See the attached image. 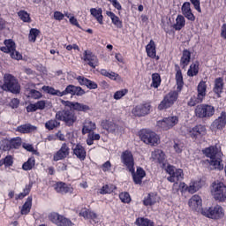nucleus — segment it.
<instances>
[{
	"label": "nucleus",
	"instance_id": "obj_1",
	"mask_svg": "<svg viewBox=\"0 0 226 226\" xmlns=\"http://www.w3.org/2000/svg\"><path fill=\"white\" fill-rule=\"evenodd\" d=\"M176 82H177V91H170L169 94L164 95L162 101L158 105V110H166V109H170L174 103L177 102L179 98V93L183 91V87L185 86V81L183 80V72L181 69H178L176 72Z\"/></svg>",
	"mask_w": 226,
	"mask_h": 226
},
{
	"label": "nucleus",
	"instance_id": "obj_2",
	"mask_svg": "<svg viewBox=\"0 0 226 226\" xmlns=\"http://www.w3.org/2000/svg\"><path fill=\"white\" fill-rule=\"evenodd\" d=\"M202 153L210 159L208 161L210 167H213L215 170H223V152H222V147L219 144L204 148Z\"/></svg>",
	"mask_w": 226,
	"mask_h": 226
},
{
	"label": "nucleus",
	"instance_id": "obj_3",
	"mask_svg": "<svg viewBox=\"0 0 226 226\" xmlns=\"http://www.w3.org/2000/svg\"><path fill=\"white\" fill-rule=\"evenodd\" d=\"M42 91L52 96L59 97L66 96V94H72V96H82L83 94H86V91L82 89V87L74 85H68L62 92L50 86H43Z\"/></svg>",
	"mask_w": 226,
	"mask_h": 226
},
{
	"label": "nucleus",
	"instance_id": "obj_4",
	"mask_svg": "<svg viewBox=\"0 0 226 226\" xmlns=\"http://www.w3.org/2000/svg\"><path fill=\"white\" fill-rule=\"evenodd\" d=\"M42 91L52 96L59 97L66 96V94H72V96H82L83 94H86V91L82 89V87L74 85H68L62 92L50 86H43Z\"/></svg>",
	"mask_w": 226,
	"mask_h": 226
},
{
	"label": "nucleus",
	"instance_id": "obj_5",
	"mask_svg": "<svg viewBox=\"0 0 226 226\" xmlns=\"http://www.w3.org/2000/svg\"><path fill=\"white\" fill-rule=\"evenodd\" d=\"M3 91H9L12 94H20V83H19V79L11 74H4Z\"/></svg>",
	"mask_w": 226,
	"mask_h": 226
},
{
	"label": "nucleus",
	"instance_id": "obj_6",
	"mask_svg": "<svg viewBox=\"0 0 226 226\" xmlns=\"http://www.w3.org/2000/svg\"><path fill=\"white\" fill-rule=\"evenodd\" d=\"M139 137L144 144L148 146H158L160 144V136L149 129H142L139 132Z\"/></svg>",
	"mask_w": 226,
	"mask_h": 226
},
{
	"label": "nucleus",
	"instance_id": "obj_7",
	"mask_svg": "<svg viewBox=\"0 0 226 226\" xmlns=\"http://www.w3.org/2000/svg\"><path fill=\"white\" fill-rule=\"evenodd\" d=\"M201 215L211 220H222L225 218V210L220 205L208 208H202Z\"/></svg>",
	"mask_w": 226,
	"mask_h": 226
},
{
	"label": "nucleus",
	"instance_id": "obj_8",
	"mask_svg": "<svg viewBox=\"0 0 226 226\" xmlns=\"http://www.w3.org/2000/svg\"><path fill=\"white\" fill-rule=\"evenodd\" d=\"M57 121H63L66 126H73L77 123V115L72 109H63L56 114Z\"/></svg>",
	"mask_w": 226,
	"mask_h": 226
},
{
	"label": "nucleus",
	"instance_id": "obj_9",
	"mask_svg": "<svg viewBox=\"0 0 226 226\" xmlns=\"http://www.w3.org/2000/svg\"><path fill=\"white\" fill-rule=\"evenodd\" d=\"M215 106L209 104H199L194 109L196 117L200 119H209L215 116Z\"/></svg>",
	"mask_w": 226,
	"mask_h": 226
},
{
	"label": "nucleus",
	"instance_id": "obj_10",
	"mask_svg": "<svg viewBox=\"0 0 226 226\" xmlns=\"http://www.w3.org/2000/svg\"><path fill=\"white\" fill-rule=\"evenodd\" d=\"M197 91H198L197 97L193 96L188 102L189 107H195V105H198V103H202V102H204V99L206 98V94L207 91V85L206 84V81L201 80L199 83L197 87Z\"/></svg>",
	"mask_w": 226,
	"mask_h": 226
},
{
	"label": "nucleus",
	"instance_id": "obj_11",
	"mask_svg": "<svg viewBox=\"0 0 226 226\" xmlns=\"http://www.w3.org/2000/svg\"><path fill=\"white\" fill-rule=\"evenodd\" d=\"M4 44L5 46L0 48L2 52H4L5 54H11V59H16L17 61H20V59H22V54L17 51V45L13 40L6 39L4 41Z\"/></svg>",
	"mask_w": 226,
	"mask_h": 226
},
{
	"label": "nucleus",
	"instance_id": "obj_12",
	"mask_svg": "<svg viewBox=\"0 0 226 226\" xmlns=\"http://www.w3.org/2000/svg\"><path fill=\"white\" fill-rule=\"evenodd\" d=\"M22 146V138L16 137L11 139H4L0 142V149L2 151H11V149H19Z\"/></svg>",
	"mask_w": 226,
	"mask_h": 226
},
{
	"label": "nucleus",
	"instance_id": "obj_13",
	"mask_svg": "<svg viewBox=\"0 0 226 226\" xmlns=\"http://www.w3.org/2000/svg\"><path fill=\"white\" fill-rule=\"evenodd\" d=\"M204 186V181L202 180H192L189 185L185 184L184 182H181L179 184V188L182 192H188V193H197L199 192L200 188Z\"/></svg>",
	"mask_w": 226,
	"mask_h": 226
},
{
	"label": "nucleus",
	"instance_id": "obj_14",
	"mask_svg": "<svg viewBox=\"0 0 226 226\" xmlns=\"http://www.w3.org/2000/svg\"><path fill=\"white\" fill-rule=\"evenodd\" d=\"M166 172L170 175L167 178L170 183H177V181H181V179L185 177V173L182 169H176V167L170 164L167 166Z\"/></svg>",
	"mask_w": 226,
	"mask_h": 226
},
{
	"label": "nucleus",
	"instance_id": "obj_15",
	"mask_svg": "<svg viewBox=\"0 0 226 226\" xmlns=\"http://www.w3.org/2000/svg\"><path fill=\"white\" fill-rule=\"evenodd\" d=\"M121 162L124 167H126L129 172H133V168L135 167V159L133 158V154L130 150H125L121 154Z\"/></svg>",
	"mask_w": 226,
	"mask_h": 226
},
{
	"label": "nucleus",
	"instance_id": "obj_16",
	"mask_svg": "<svg viewBox=\"0 0 226 226\" xmlns=\"http://www.w3.org/2000/svg\"><path fill=\"white\" fill-rule=\"evenodd\" d=\"M49 220L55 223L56 226H73L72 220L61 215L58 213H51L49 215Z\"/></svg>",
	"mask_w": 226,
	"mask_h": 226
},
{
	"label": "nucleus",
	"instance_id": "obj_17",
	"mask_svg": "<svg viewBox=\"0 0 226 226\" xmlns=\"http://www.w3.org/2000/svg\"><path fill=\"white\" fill-rule=\"evenodd\" d=\"M177 123H179V117H177V116L168 117H164L162 120L158 121L157 126H159V128H162V130L167 131L170 130V128H174V126H176Z\"/></svg>",
	"mask_w": 226,
	"mask_h": 226
},
{
	"label": "nucleus",
	"instance_id": "obj_18",
	"mask_svg": "<svg viewBox=\"0 0 226 226\" xmlns=\"http://www.w3.org/2000/svg\"><path fill=\"white\" fill-rule=\"evenodd\" d=\"M150 110L151 103L144 102L134 107L132 110V114L135 117H144V116H147V114H149Z\"/></svg>",
	"mask_w": 226,
	"mask_h": 226
},
{
	"label": "nucleus",
	"instance_id": "obj_19",
	"mask_svg": "<svg viewBox=\"0 0 226 226\" xmlns=\"http://www.w3.org/2000/svg\"><path fill=\"white\" fill-rule=\"evenodd\" d=\"M61 103L64 107H68L71 110H77L78 112H87V110H91V108L88 105L80 102L62 100Z\"/></svg>",
	"mask_w": 226,
	"mask_h": 226
},
{
	"label": "nucleus",
	"instance_id": "obj_20",
	"mask_svg": "<svg viewBox=\"0 0 226 226\" xmlns=\"http://www.w3.org/2000/svg\"><path fill=\"white\" fill-rule=\"evenodd\" d=\"M205 133H206V126L202 124H198L187 130V134L189 135V137L194 139H201L202 137H204Z\"/></svg>",
	"mask_w": 226,
	"mask_h": 226
},
{
	"label": "nucleus",
	"instance_id": "obj_21",
	"mask_svg": "<svg viewBox=\"0 0 226 226\" xmlns=\"http://www.w3.org/2000/svg\"><path fill=\"white\" fill-rule=\"evenodd\" d=\"M68 156H70V147H68V144L63 143L60 149L54 154L53 160L54 162H59L68 158Z\"/></svg>",
	"mask_w": 226,
	"mask_h": 226
},
{
	"label": "nucleus",
	"instance_id": "obj_22",
	"mask_svg": "<svg viewBox=\"0 0 226 226\" xmlns=\"http://www.w3.org/2000/svg\"><path fill=\"white\" fill-rule=\"evenodd\" d=\"M83 61L91 68H96L99 64L98 56H94L93 52L85 50L82 57Z\"/></svg>",
	"mask_w": 226,
	"mask_h": 226
},
{
	"label": "nucleus",
	"instance_id": "obj_23",
	"mask_svg": "<svg viewBox=\"0 0 226 226\" xmlns=\"http://www.w3.org/2000/svg\"><path fill=\"white\" fill-rule=\"evenodd\" d=\"M72 154L80 160V162H84L86 157L87 156V152L86 151V147L82 146V144L78 143L72 146Z\"/></svg>",
	"mask_w": 226,
	"mask_h": 226
},
{
	"label": "nucleus",
	"instance_id": "obj_24",
	"mask_svg": "<svg viewBox=\"0 0 226 226\" xmlns=\"http://www.w3.org/2000/svg\"><path fill=\"white\" fill-rule=\"evenodd\" d=\"M54 190L56 192V193H61L62 195L66 193H73V187L72 185H67L64 182H56L54 185Z\"/></svg>",
	"mask_w": 226,
	"mask_h": 226
},
{
	"label": "nucleus",
	"instance_id": "obj_25",
	"mask_svg": "<svg viewBox=\"0 0 226 226\" xmlns=\"http://www.w3.org/2000/svg\"><path fill=\"white\" fill-rule=\"evenodd\" d=\"M146 52L147 57L154 59V61H160V56L156 54V43L154 40H150L148 44L146 46Z\"/></svg>",
	"mask_w": 226,
	"mask_h": 226
},
{
	"label": "nucleus",
	"instance_id": "obj_26",
	"mask_svg": "<svg viewBox=\"0 0 226 226\" xmlns=\"http://www.w3.org/2000/svg\"><path fill=\"white\" fill-rule=\"evenodd\" d=\"M182 14L187 20L191 22H195V14L192 11V7L190 2H185L181 7Z\"/></svg>",
	"mask_w": 226,
	"mask_h": 226
},
{
	"label": "nucleus",
	"instance_id": "obj_27",
	"mask_svg": "<svg viewBox=\"0 0 226 226\" xmlns=\"http://www.w3.org/2000/svg\"><path fill=\"white\" fill-rule=\"evenodd\" d=\"M129 172H131L135 185H142V180L146 176V170H144V169H142L141 167H138L135 172V167H134L133 171H129Z\"/></svg>",
	"mask_w": 226,
	"mask_h": 226
},
{
	"label": "nucleus",
	"instance_id": "obj_28",
	"mask_svg": "<svg viewBox=\"0 0 226 226\" xmlns=\"http://www.w3.org/2000/svg\"><path fill=\"white\" fill-rule=\"evenodd\" d=\"M188 206L192 211H197L202 207V198L195 194L188 201Z\"/></svg>",
	"mask_w": 226,
	"mask_h": 226
},
{
	"label": "nucleus",
	"instance_id": "obj_29",
	"mask_svg": "<svg viewBox=\"0 0 226 226\" xmlns=\"http://www.w3.org/2000/svg\"><path fill=\"white\" fill-rule=\"evenodd\" d=\"M212 126L214 128H216L217 130H223V127L226 126V112L222 111L221 112L220 117L216 118Z\"/></svg>",
	"mask_w": 226,
	"mask_h": 226
},
{
	"label": "nucleus",
	"instance_id": "obj_30",
	"mask_svg": "<svg viewBox=\"0 0 226 226\" xmlns=\"http://www.w3.org/2000/svg\"><path fill=\"white\" fill-rule=\"evenodd\" d=\"M96 130V123L92 122L89 118L85 119L82 127V135H87V133H91Z\"/></svg>",
	"mask_w": 226,
	"mask_h": 226
},
{
	"label": "nucleus",
	"instance_id": "obj_31",
	"mask_svg": "<svg viewBox=\"0 0 226 226\" xmlns=\"http://www.w3.org/2000/svg\"><path fill=\"white\" fill-rule=\"evenodd\" d=\"M38 130V127L31 124H25L18 126L16 128V132H19V133H33V132H36Z\"/></svg>",
	"mask_w": 226,
	"mask_h": 226
},
{
	"label": "nucleus",
	"instance_id": "obj_32",
	"mask_svg": "<svg viewBox=\"0 0 226 226\" xmlns=\"http://www.w3.org/2000/svg\"><path fill=\"white\" fill-rule=\"evenodd\" d=\"M90 15L95 19L98 24L103 25V10L102 8H91Z\"/></svg>",
	"mask_w": 226,
	"mask_h": 226
},
{
	"label": "nucleus",
	"instance_id": "obj_33",
	"mask_svg": "<svg viewBox=\"0 0 226 226\" xmlns=\"http://www.w3.org/2000/svg\"><path fill=\"white\" fill-rule=\"evenodd\" d=\"M47 105V102L39 101L35 103H31L26 107L27 112H36V110H43Z\"/></svg>",
	"mask_w": 226,
	"mask_h": 226
},
{
	"label": "nucleus",
	"instance_id": "obj_34",
	"mask_svg": "<svg viewBox=\"0 0 226 226\" xmlns=\"http://www.w3.org/2000/svg\"><path fill=\"white\" fill-rule=\"evenodd\" d=\"M190 61H192V52L188 49H184L180 58V66H182V68H186V66L190 64Z\"/></svg>",
	"mask_w": 226,
	"mask_h": 226
},
{
	"label": "nucleus",
	"instance_id": "obj_35",
	"mask_svg": "<svg viewBox=\"0 0 226 226\" xmlns=\"http://www.w3.org/2000/svg\"><path fill=\"white\" fill-rule=\"evenodd\" d=\"M223 78H217L215 79L213 91L215 94H217L218 98H220L222 93H223Z\"/></svg>",
	"mask_w": 226,
	"mask_h": 226
},
{
	"label": "nucleus",
	"instance_id": "obj_36",
	"mask_svg": "<svg viewBox=\"0 0 226 226\" xmlns=\"http://www.w3.org/2000/svg\"><path fill=\"white\" fill-rule=\"evenodd\" d=\"M185 26H186L185 16L178 14L176 18L175 24L173 25V29H175V31H181Z\"/></svg>",
	"mask_w": 226,
	"mask_h": 226
},
{
	"label": "nucleus",
	"instance_id": "obj_37",
	"mask_svg": "<svg viewBox=\"0 0 226 226\" xmlns=\"http://www.w3.org/2000/svg\"><path fill=\"white\" fill-rule=\"evenodd\" d=\"M32 207H33V197H28L26 202L21 207L20 214L24 215H29V213H31Z\"/></svg>",
	"mask_w": 226,
	"mask_h": 226
},
{
	"label": "nucleus",
	"instance_id": "obj_38",
	"mask_svg": "<svg viewBox=\"0 0 226 226\" xmlns=\"http://www.w3.org/2000/svg\"><path fill=\"white\" fill-rule=\"evenodd\" d=\"M106 15L110 18L112 24L117 27V29H122L123 21L117 17L114 12L108 11Z\"/></svg>",
	"mask_w": 226,
	"mask_h": 226
},
{
	"label": "nucleus",
	"instance_id": "obj_39",
	"mask_svg": "<svg viewBox=\"0 0 226 226\" xmlns=\"http://www.w3.org/2000/svg\"><path fill=\"white\" fill-rule=\"evenodd\" d=\"M79 216H82L83 218H85V220H94V221L98 218V215H96V213L87 208H83L79 212Z\"/></svg>",
	"mask_w": 226,
	"mask_h": 226
},
{
	"label": "nucleus",
	"instance_id": "obj_40",
	"mask_svg": "<svg viewBox=\"0 0 226 226\" xmlns=\"http://www.w3.org/2000/svg\"><path fill=\"white\" fill-rule=\"evenodd\" d=\"M152 158L157 162V163H163V162H165V153H163L161 149H155L152 153Z\"/></svg>",
	"mask_w": 226,
	"mask_h": 226
},
{
	"label": "nucleus",
	"instance_id": "obj_41",
	"mask_svg": "<svg viewBox=\"0 0 226 226\" xmlns=\"http://www.w3.org/2000/svg\"><path fill=\"white\" fill-rule=\"evenodd\" d=\"M101 126L102 128H103V130H106L107 132H116V124L112 121L102 120L101 122Z\"/></svg>",
	"mask_w": 226,
	"mask_h": 226
},
{
	"label": "nucleus",
	"instance_id": "obj_42",
	"mask_svg": "<svg viewBox=\"0 0 226 226\" xmlns=\"http://www.w3.org/2000/svg\"><path fill=\"white\" fill-rule=\"evenodd\" d=\"M36 165V159L34 157H30L26 162H25L22 165L23 170H33L34 166Z\"/></svg>",
	"mask_w": 226,
	"mask_h": 226
},
{
	"label": "nucleus",
	"instance_id": "obj_43",
	"mask_svg": "<svg viewBox=\"0 0 226 226\" xmlns=\"http://www.w3.org/2000/svg\"><path fill=\"white\" fill-rule=\"evenodd\" d=\"M137 226H154V222L148 218L138 217L135 221Z\"/></svg>",
	"mask_w": 226,
	"mask_h": 226
},
{
	"label": "nucleus",
	"instance_id": "obj_44",
	"mask_svg": "<svg viewBox=\"0 0 226 226\" xmlns=\"http://www.w3.org/2000/svg\"><path fill=\"white\" fill-rule=\"evenodd\" d=\"M199 62H195L194 64H192L187 71L188 77H195L199 75Z\"/></svg>",
	"mask_w": 226,
	"mask_h": 226
},
{
	"label": "nucleus",
	"instance_id": "obj_45",
	"mask_svg": "<svg viewBox=\"0 0 226 226\" xmlns=\"http://www.w3.org/2000/svg\"><path fill=\"white\" fill-rule=\"evenodd\" d=\"M100 139H102V136L98 133H94V131H93L92 132H88L87 144V146H93V144H94V140H100Z\"/></svg>",
	"mask_w": 226,
	"mask_h": 226
},
{
	"label": "nucleus",
	"instance_id": "obj_46",
	"mask_svg": "<svg viewBox=\"0 0 226 226\" xmlns=\"http://www.w3.org/2000/svg\"><path fill=\"white\" fill-rule=\"evenodd\" d=\"M18 17L22 20V22H25L26 24H31V14H29L27 11L21 10L18 12Z\"/></svg>",
	"mask_w": 226,
	"mask_h": 226
},
{
	"label": "nucleus",
	"instance_id": "obj_47",
	"mask_svg": "<svg viewBox=\"0 0 226 226\" xmlns=\"http://www.w3.org/2000/svg\"><path fill=\"white\" fill-rule=\"evenodd\" d=\"M101 75H103L104 77H108V79H110L111 80H117V79L121 80V77H119V74L114 72H109L105 69L101 70Z\"/></svg>",
	"mask_w": 226,
	"mask_h": 226
},
{
	"label": "nucleus",
	"instance_id": "obj_48",
	"mask_svg": "<svg viewBox=\"0 0 226 226\" xmlns=\"http://www.w3.org/2000/svg\"><path fill=\"white\" fill-rule=\"evenodd\" d=\"M144 206H154L156 204V194L151 192L143 200Z\"/></svg>",
	"mask_w": 226,
	"mask_h": 226
},
{
	"label": "nucleus",
	"instance_id": "obj_49",
	"mask_svg": "<svg viewBox=\"0 0 226 226\" xmlns=\"http://www.w3.org/2000/svg\"><path fill=\"white\" fill-rule=\"evenodd\" d=\"M161 84H162V77H160V74L153 73L151 87H154V89H158V87H160Z\"/></svg>",
	"mask_w": 226,
	"mask_h": 226
},
{
	"label": "nucleus",
	"instance_id": "obj_50",
	"mask_svg": "<svg viewBox=\"0 0 226 226\" xmlns=\"http://www.w3.org/2000/svg\"><path fill=\"white\" fill-rule=\"evenodd\" d=\"M116 190V186L115 185H103L99 193L101 195H107V194H110L112 193L114 191Z\"/></svg>",
	"mask_w": 226,
	"mask_h": 226
},
{
	"label": "nucleus",
	"instance_id": "obj_51",
	"mask_svg": "<svg viewBox=\"0 0 226 226\" xmlns=\"http://www.w3.org/2000/svg\"><path fill=\"white\" fill-rule=\"evenodd\" d=\"M59 126H61V123L57 122L56 119H51L45 123L46 130L51 131L55 128H59Z\"/></svg>",
	"mask_w": 226,
	"mask_h": 226
},
{
	"label": "nucleus",
	"instance_id": "obj_52",
	"mask_svg": "<svg viewBox=\"0 0 226 226\" xmlns=\"http://www.w3.org/2000/svg\"><path fill=\"white\" fill-rule=\"evenodd\" d=\"M39 34H40V30L36 28H31L28 34V41H30L31 43H34Z\"/></svg>",
	"mask_w": 226,
	"mask_h": 226
},
{
	"label": "nucleus",
	"instance_id": "obj_53",
	"mask_svg": "<svg viewBox=\"0 0 226 226\" xmlns=\"http://www.w3.org/2000/svg\"><path fill=\"white\" fill-rule=\"evenodd\" d=\"M126 94H128V89L124 88L115 92L113 98L114 100H121V98H123V96H126Z\"/></svg>",
	"mask_w": 226,
	"mask_h": 226
},
{
	"label": "nucleus",
	"instance_id": "obj_54",
	"mask_svg": "<svg viewBox=\"0 0 226 226\" xmlns=\"http://www.w3.org/2000/svg\"><path fill=\"white\" fill-rule=\"evenodd\" d=\"M119 199L124 204H130V202H132V198L128 192H121L119 194Z\"/></svg>",
	"mask_w": 226,
	"mask_h": 226
},
{
	"label": "nucleus",
	"instance_id": "obj_55",
	"mask_svg": "<svg viewBox=\"0 0 226 226\" xmlns=\"http://www.w3.org/2000/svg\"><path fill=\"white\" fill-rule=\"evenodd\" d=\"M183 147H185V143L181 141H175L173 146L175 153H177V154L183 153Z\"/></svg>",
	"mask_w": 226,
	"mask_h": 226
},
{
	"label": "nucleus",
	"instance_id": "obj_56",
	"mask_svg": "<svg viewBox=\"0 0 226 226\" xmlns=\"http://www.w3.org/2000/svg\"><path fill=\"white\" fill-rule=\"evenodd\" d=\"M31 185H26L23 192L19 194L18 199L22 200L24 199V197H27V195H29V193L31 192Z\"/></svg>",
	"mask_w": 226,
	"mask_h": 226
},
{
	"label": "nucleus",
	"instance_id": "obj_57",
	"mask_svg": "<svg viewBox=\"0 0 226 226\" xmlns=\"http://www.w3.org/2000/svg\"><path fill=\"white\" fill-rule=\"evenodd\" d=\"M29 95L31 96V98H34V100H40V98L43 96V94H41L40 91H37L35 89H31L29 92Z\"/></svg>",
	"mask_w": 226,
	"mask_h": 226
},
{
	"label": "nucleus",
	"instance_id": "obj_58",
	"mask_svg": "<svg viewBox=\"0 0 226 226\" xmlns=\"http://www.w3.org/2000/svg\"><path fill=\"white\" fill-rule=\"evenodd\" d=\"M4 165L5 167H11L13 165V155H7L4 158Z\"/></svg>",
	"mask_w": 226,
	"mask_h": 226
},
{
	"label": "nucleus",
	"instance_id": "obj_59",
	"mask_svg": "<svg viewBox=\"0 0 226 226\" xmlns=\"http://www.w3.org/2000/svg\"><path fill=\"white\" fill-rule=\"evenodd\" d=\"M194 9L198 13H202V9L200 8V0H190Z\"/></svg>",
	"mask_w": 226,
	"mask_h": 226
},
{
	"label": "nucleus",
	"instance_id": "obj_60",
	"mask_svg": "<svg viewBox=\"0 0 226 226\" xmlns=\"http://www.w3.org/2000/svg\"><path fill=\"white\" fill-rule=\"evenodd\" d=\"M76 80H78L79 86H87L89 79L84 76H78L76 77Z\"/></svg>",
	"mask_w": 226,
	"mask_h": 226
},
{
	"label": "nucleus",
	"instance_id": "obj_61",
	"mask_svg": "<svg viewBox=\"0 0 226 226\" xmlns=\"http://www.w3.org/2000/svg\"><path fill=\"white\" fill-rule=\"evenodd\" d=\"M112 168V164L110 163V161H107L104 162L102 166L101 169L103 172H109V170Z\"/></svg>",
	"mask_w": 226,
	"mask_h": 226
},
{
	"label": "nucleus",
	"instance_id": "obj_62",
	"mask_svg": "<svg viewBox=\"0 0 226 226\" xmlns=\"http://www.w3.org/2000/svg\"><path fill=\"white\" fill-rule=\"evenodd\" d=\"M86 87H87V89H98V84L91 79H88Z\"/></svg>",
	"mask_w": 226,
	"mask_h": 226
},
{
	"label": "nucleus",
	"instance_id": "obj_63",
	"mask_svg": "<svg viewBox=\"0 0 226 226\" xmlns=\"http://www.w3.org/2000/svg\"><path fill=\"white\" fill-rule=\"evenodd\" d=\"M9 105L10 107H11V109H19V105H20V101L17 98H14L11 101Z\"/></svg>",
	"mask_w": 226,
	"mask_h": 226
},
{
	"label": "nucleus",
	"instance_id": "obj_64",
	"mask_svg": "<svg viewBox=\"0 0 226 226\" xmlns=\"http://www.w3.org/2000/svg\"><path fill=\"white\" fill-rule=\"evenodd\" d=\"M55 20H63L64 19V14H63V12L59 11H56L54 12V15H53Z\"/></svg>",
	"mask_w": 226,
	"mask_h": 226
}]
</instances>
